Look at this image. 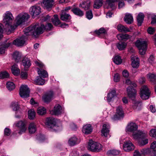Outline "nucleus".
<instances>
[{"instance_id": "1", "label": "nucleus", "mask_w": 156, "mask_h": 156, "mask_svg": "<svg viewBox=\"0 0 156 156\" xmlns=\"http://www.w3.org/2000/svg\"><path fill=\"white\" fill-rule=\"evenodd\" d=\"M53 28V25L51 23H48L45 26L43 24L36 23L24 29L23 31L26 35H33L35 36L43 33L44 29L50 30Z\"/></svg>"}, {"instance_id": "2", "label": "nucleus", "mask_w": 156, "mask_h": 156, "mask_svg": "<svg viewBox=\"0 0 156 156\" xmlns=\"http://www.w3.org/2000/svg\"><path fill=\"white\" fill-rule=\"evenodd\" d=\"M3 17V22L5 26L6 30L8 31V33L10 34L16 28L17 26L12 25L11 24L14 18L12 14L10 12H6L4 14Z\"/></svg>"}, {"instance_id": "3", "label": "nucleus", "mask_w": 156, "mask_h": 156, "mask_svg": "<svg viewBox=\"0 0 156 156\" xmlns=\"http://www.w3.org/2000/svg\"><path fill=\"white\" fill-rule=\"evenodd\" d=\"M147 136V133L146 132H143L140 130L137 133H134L133 135V138L135 140H139L138 144L140 146H144L148 143V140L146 138Z\"/></svg>"}, {"instance_id": "4", "label": "nucleus", "mask_w": 156, "mask_h": 156, "mask_svg": "<svg viewBox=\"0 0 156 156\" xmlns=\"http://www.w3.org/2000/svg\"><path fill=\"white\" fill-rule=\"evenodd\" d=\"M46 121V125L51 131H58L61 128V126L58 123L57 120L53 118H48Z\"/></svg>"}, {"instance_id": "5", "label": "nucleus", "mask_w": 156, "mask_h": 156, "mask_svg": "<svg viewBox=\"0 0 156 156\" xmlns=\"http://www.w3.org/2000/svg\"><path fill=\"white\" fill-rule=\"evenodd\" d=\"M126 83L127 85H131L127 88V94L130 98L134 99L135 97L136 91V90L133 88V87H136V84L132 82L129 79L126 80Z\"/></svg>"}, {"instance_id": "6", "label": "nucleus", "mask_w": 156, "mask_h": 156, "mask_svg": "<svg viewBox=\"0 0 156 156\" xmlns=\"http://www.w3.org/2000/svg\"><path fill=\"white\" fill-rule=\"evenodd\" d=\"M102 148V145L100 143L90 140L87 146L88 150L93 152H98L100 151Z\"/></svg>"}, {"instance_id": "7", "label": "nucleus", "mask_w": 156, "mask_h": 156, "mask_svg": "<svg viewBox=\"0 0 156 156\" xmlns=\"http://www.w3.org/2000/svg\"><path fill=\"white\" fill-rule=\"evenodd\" d=\"M135 44L139 50L140 54L144 55L147 49L146 41L141 39L139 40L136 41Z\"/></svg>"}, {"instance_id": "8", "label": "nucleus", "mask_w": 156, "mask_h": 156, "mask_svg": "<svg viewBox=\"0 0 156 156\" xmlns=\"http://www.w3.org/2000/svg\"><path fill=\"white\" fill-rule=\"evenodd\" d=\"M29 17V15L27 13H22L20 14L16 19V24L18 26L20 25L27 21Z\"/></svg>"}, {"instance_id": "9", "label": "nucleus", "mask_w": 156, "mask_h": 156, "mask_svg": "<svg viewBox=\"0 0 156 156\" xmlns=\"http://www.w3.org/2000/svg\"><path fill=\"white\" fill-rule=\"evenodd\" d=\"M150 92L148 88L145 86H142L140 90L141 98L144 100L148 99L150 96Z\"/></svg>"}, {"instance_id": "10", "label": "nucleus", "mask_w": 156, "mask_h": 156, "mask_svg": "<svg viewBox=\"0 0 156 156\" xmlns=\"http://www.w3.org/2000/svg\"><path fill=\"white\" fill-rule=\"evenodd\" d=\"M30 90L26 85H22L20 89V94L21 97L26 98L29 97Z\"/></svg>"}, {"instance_id": "11", "label": "nucleus", "mask_w": 156, "mask_h": 156, "mask_svg": "<svg viewBox=\"0 0 156 156\" xmlns=\"http://www.w3.org/2000/svg\"><path fill=\"white\" fill-rule=\"evenodd\" d=\"M64 112V109L59 105H56L54 109L50 111L51 114L55 115H58Z\"/></svg>"}, {"instance_id": "12", "label": "nucleus", "mask_w": 156, "mask_h": 156, "mask_svg": "<svg viewBox=\"0 0 156 156\" xmlns=\"http://www.w3.org/2000/svg\"><path fill=\"white\" fill-rule=\"evenodd\" d=\"M16 126L20 130L18 132V133L20 134H21L24 133L27 129L26 123L24 121H19L16 124Z\"/></svg>"}, {"instance_id": "13", "label": "nucleus", "mask_w": 156, "mask_h": 156, "mask_svg": "<svg viewBox=\"0 0 156 156\" xmlns=\"http://www.w3.org/2000/svg\"><path fill=\"white\" fill-rule=\"evenodd\" d=\"M30 12L33 17L34 18L36 16L40 13L41 9L39 6L34 5L30 8Z\"/></svg>"}, {"instance_id": "14", "label": "nucleus", "mask_w": 156, "mask_h": 156, "mask_svg": "<svg viewBox=\"0 0 156 156\" xmlns=\"http://www.w3.org/2000/svg\"><path fill=\"white\" fill-rule=\"evenodd\" d=\"M137 126L135 123L131 122L128 124L126 128V130L127 131L133 132V135L134 133H137L139 130L137 131L136 133H135V132L137 130Z\"/></svg>"}, {"instance_id": "15", "label": "nucleus", "mask_w": 156, "mask_h": 156, "mask_svg": "<svg viewBox=\"0 0 156 156\" xmlns=\"http://www.w3.org/2000/svg\"><path fill=\"white\" fill-rule=\"evenodd\" d=\"M107 33V30L103 27L100 28L98 30L95 31V34L97 36L103 38L106 37Z\"/></svg>"}, {"instance_id": "16", "label": "nucleus", "mask_w": 156, "mask_h": 156, "mask_svg": "<svg viewBox=\"0 0 156 156\" xmlns=\"http://www.w3.org/2000/svg\"><path fill=\"white\" fill-rule=\"evenodd\" d=\"M110 125L108 123L104 124L101 130V135L107 137L109 135Z\"/></svg>"}, {"instance_id": "17", "label": "nucleus", "mask_w": 156, "mask_h": 156, "mask_svg": "<svg viewBox=\"0 0 156 156\" xmlns=\"http://www.w3.org/2000/svg\"><path fill=\"white\" fill-rule=\"evenodd\" d=\"M116 113V114L113 117L114 120L118 119L120 117H122L123 116L124 112L122 106H119L117 107Z\"/></svg>"}, {"instance_id": "18", "label": "nucleus", "mask_w": 156, "mask_h": 156, "mask_svg": "<svg viewBox=\"0 0 156 156\" xmlns=\"http://www.w3.org/2000/svg\"><path fill=\"white\" fill-rule=\"evenodd\" d=\"M134 148V146L130 141H128L125 142L123 145V149L125 151L128 152L133 150Z\"/></svg>"}, {"instance_id": "19", "label": "nucleus", "mask_w": 156, "mask_h": 156, "mask_svg": "<svg viewBox=\"0 0 156 156\" xmlns=\"http://www.w3.org/2000/svg\"><path fill=\"white\" fill-rule=\"evenodd\" d=\"M25 42V37L24 36H23L22 37L14 40L13 42V43L17 46H22L24 44Z\"/></svg>"}, {"instance_id": "20", "label": "nucleus", "mask_w": 156, "mask_h": 156, "mask_svg": "<svg viewBox=\"0 0 156 156\" xmlns=\"http://www.w3.org/2000/svg\"><path fill=\"white\" fill-rule=\"evenodd\" d=\"M132 61L131 65L133 68H137L140 64V60L137 56H132L131 57Z\"/></svg>"}, {"instance_id": "21", "label": "nucleus", "mask_w": 156, "mask_h": 156, "mask_svg": "<svg viewBox=\"0 0 156 156\" xmlns=\"http://www.w3.org/2000/svg\"><path fill=\"white\" fill-rule=\"evenodd\" d=\"M53 93L52 91H49L46 93L42 97L44 101L46 102H50L53 98Z\"/></svg>"}, {"instance_id": "22", "label": "nucleus", "mask_w": 156, "mask_h": 156, "mask_svg": "<svg viewBox=\"0 0 156 156\" xmlns=\"http://www.w3.org/2000/svg\"><path fill=\"white\" fill-rule=\"evenodd\" d=\"M54 1V0H43L41 4L45 8H50L53 5Z\"/></svg>"}, {"instance_id": "23", "label": "nucleus", "mask_w": 156, "mask_h": 156, "mask_svg": "<svg viewBox=\"0 0 156 156\" xmlns=\"http://www.w3.org/2000/svg\"><path fill=\"white\" fill-rule=\"evenodd\" d=\"M93 129L90 124H87L83 127L82 131L85 134H88L91 133Z\"/></svg>"}, {"instance_id": "24", "label": "nucleus", "mask_w": 156, "mask_h": 156, "mask_svg": "<svg viewBox=\"0 0 156 156\" xmlns=\"http://www.w3.org/2000/svg\"><path fill=\"white\" fill-rule=\"evenodd\" d=\"M22 64L24 66L25 69H26L30 66L31 63L30 59L28 58L25 57L22 60Z\"/></svg>"}, {"instance_id": "25", "label": "nucleus", "mask_w": 156, "mask_h": 156, "mask_svg": "<svg viewBox=\"0 0 156 156\" xmlns=\"http://www.w3.org/2000/svg\"><path fill=\"white\" fill-rule=\"evenodd\" d=\"M117 29L120 32H124L125 33L130 32L131 30H132L131 27H130V29H129L128 27H126L121 24H119L118 25Z\"/></svg>"}, {"instance_id": "26", "label": "nucleus", "mask_w": 156, "mask_h": 156, "mask_svg": "<svg viewBox=\"0 0 156 156\" xmlns=\"http://www.w3.org/2000/svg\"><path fill=\"white\" fill-rule=\"evenodd\" d=\"M78 143V139L75 136L70 138L68 141V144L70 146H73Z\"/></svg>"}, {"instance_id": "27", "label": "nucleus", "mask_w": 156, "mask_h": 156, "mask_svg": "<svg viewBox=\"0 0 156 156\" xmlns=\"http://www.w3.org/2000/svg\"><path fill=\"white\" fill-rule=\"evenodd\" d=\"M124 20L126 23L130 24L133 21V17L131 14L127 13L126 14L124 18Z\"/></svg>"}, {"instance_id": "28", "label": "nucleus", "mask_w": 156, "mask_h": 156, "mask_svg": "<svg viewBox=\"0 0 156 156\" xmlns=\"http://www.w3.org/2000/svg\"><path fill=\"white\" fill-rule=\"evenodd\" d=\"M147 77L153 84H156V75L154 74L149 73L147 74Z\"/></svg>"}, {"instance_id": "29", "label": "nucleus", "mask_w": 156, "mask_h": 156, "mask_svg": "<svg viewBox=\"0 0 156 156\" xmlns=\"http://www.w3.org/2000/svg\"><path fill=\"white\" fill-rule=\"evenodd\" d=\"M71 11L74 14L80 16H82L84 15L83 11L78 8L74 7L72 9Z\"/></svg>"}, {"instance_id": "30", "label": "nucleus", "mask_w": 156, "mask_h": 156, "mask_svg": "<svg viewBox=\"0 0 156 156\" xmlns=\"http://www.w3.org/2000/svg\"><path fill=\"white\" fill-rule=\"evenodd\" d=\"M36 126L34 123H30L28 127V130L30 133L32 134L34 133L36 130Z\"/></svg>"}, {"instance_id": "31", "label": "nucleus", "mask_w": 156, "mask_h": 156, "mask_svg": "<svg viewBox=\"0 0 156 156\" xmlns=\"http://www.w3.org/2000/svg\"><path fill=\"white\" fill-rule=\"evenodd\" d=\"M116 93L115 90H112V91L110 92L109 93H108L107 96V100L108 102H110L112 99L115 96H116Z\"/></svg>"}, {"instance_id": "32", "label": "nucleus", "mask_w": 156, "mask_h": 156, "mask_svg": "<svg viewBox=\"0 0 156 156\" xmlns=\"http://www.w3.org/2000/svg\"><path fill=\"white\" fill-rule=\"evenodd\" d=\"M34 82L36 84L39 85H43L45 82L44 80L40 76L36 78Z\"/></svg>"}, {"instance_id": "33", "label": "nucleus", "mask_w": 156, "mask_h": 156, "mask_svg": "<svg viewBox=\"0 0 156 156\" xmlns=\"http://www.w3.org/2000/svg\"><path fill=\"white\" fill-rule=\"evenodd\" d=\"M144 18V15L143 13H140L138 15L137 18V20L138 22V25L139 26L141 25L143 21Z\"/></svg>"}, {"instance_id": "34", "label": "nucleus", "mask_w": 156, "mask_h": 156, "mask_svg": "<svg viewBox=\"0 0 156 156\" xmlns=\"http://www.w3.org/2000/svg\"><path fill=\"white\" fill-rule=\"evenodd\" d=\"M11 69L12 73L15 75H18L20 73V70L17 68L16 64H14L11 67Z\"/></svg>"}, {"instance_id": "35", "label": "nucleus", "mask_w": 156, "mask_h": 156, "mask_svg": "<svg viewBox=\"0 0 156 156\" xmlns=\"http://www.w3.org/2000/svg\"><path fill=\"white\" fill-rule=\"evenodd\" d=\"M21 55L19 52L16 51L13 55V57L16 62H18L20 60Z\"/></svg>"}, {"instance_id": "36", "label": "nucleus", "mask_w": 156, "mask_h": 156, "mask_svg": "<svg viewBox=\"0 0 156 156\" xmlns=\"http://www.w3.org/2000/svg\"><path fill=\"white\" fill-rule=\"evenodd\" d=\"M102 0H96L94 2V8L96 9H98L102 6Z\"/></svg>"}, {"instance_id": "37", "label": "nucleus", "mask_w": 156, "mask_h": 156, "mask_svg": "<svg viewBox=\"0 0 156 156\" xmlns=\"http://www.w3.org/2000/svg\"><path fill=\"white\" fill-rule=\"evenodd\" d=\"M51 20L53 24L55 26H57L61 23L60 20L58 17V16L57 15L54 16L53 17L51 18Z\"/></svg>"}, {"instance_id": "38", "label": "nucleus", "mask_w": 156, "mask_h": 156, "mask_svg": "<svg viewBox=\"0 0 156 156\" xmlns=\"http://www.w3.org/2000/svg\"><path fill=\"white\" fill-rule=\"evenodd\" d=\"M71 16L69 14L62 12L60 16V18L63 21H66L71 19Z\"/></svg>"}, {"instance_id": "39", "label": "nucleus", "mask_w": 156, "mask_h": 156, "mask_svg": "<svg viewBox=\"0 0 156 156\" xmlns=\"http://www.w3.org/2000/svg\"><path fill=\"white\" fill-rule=\"evenodd\" d=\"M90 3L89 1L83 2L79 5V6L84 9L85 10L89 9L90 6Z\"/></svg>"}, {"instance_id": "40", "label": "nucleus", "mask_w": 156, "mask_h": 156, "mask_svg": "<svg viewBox=\"0 0 156 156\" xmlns=\"http://www.w3.org/2000/svg\"><path fill=\"white\" fill-rule=\"evenodd\" d=\"M38 74L39 75L43 78H46L48 76L47 72L44 70L41 69H39L37 71Z\"/></svg>"}, {"instance_id": "41", "label": "nucleus", "mask_w": 156, "mask_h": 156, "mask_svg": "<svg viewBox=\"0 0 156 156\" xmlns=\"http://www.w3.org/2000/svg\"><path fill=\"white\" fill-rule=\"evenodd\" d=\"M126 44L124 42H119L116 45L117 48L120 50H122L125 48Z\"/></svg>"}, {"instance_id": "42", "label": "nucleus", "mask_w": 156, "mask_h": 156, "mask_svg": "<svg viewBox=\"0 0 156 156\" xmlns=\"http://www.w3.org/2000/svg\"><path fill=\"white\" fill-rule=\"evenodd\" d=\"M113 61L115 64L119 65L122 63V60L120 56L117 55L114 57Z\"/></svg>"}, {"instance_id": "43", "label": "nucleus", "mask_w": 156, "mask_h": 156, "mask_svg": "<svg viewBox=\"0 0 156 156\" xmlns=\"http://www.w3.org/2000/svg\"><path fill=\"white\" fill-rule=\"evenodd\" d=\"M6 87L9 90L11 91L14 89L15 85L12 82L9 81L7 83Z\"/></svg>"}, {"instance_id": "44", "label": "nucleus", "mask_w": 156, "mask_h": 156, "mask_svg": "<svg viewBox=\"0 0 156 156\" xmlns=\"http://www.w3.org/2000/svg\"><path fill=\"white\" fill-rule=\"evenodd\" d=\"M28 115L29 119H33L35 117V112L34 109L30 110L28 112Z\"/></svg>"}, {"instance_id": "45", "label": "nucleus", "mask_w": 156, "mask_h": 156, "mask_svg": "<svg viewBox=\"0 0 156 156\" xmlns=\"http://www.w3.org/2000/svg\"><path fill=\"white\" fill-rule=\"evenodd\" d=\"M9 75L6 71L0 72V79L7 78L9 77Z\"/></svg>"}, {"instance_id": "46", "label": "nucleus", "mask_w": 156, "mask_h": 156, "mask_svg": "<svg viewBox=\"0 0 156 156\" xmlns=\"http://www.w3.org/2000/svg\"><path fill=\"white\" fill-rule=\"evenodd\" d=\"M46 109L43 107H39L37 108V113L40 115H43L46 113Z\"/></svg>"}, {"instance_id": "47", "label": "nucleus", "mask_w": 156, "mask_h": 156, "mask_svg": "<svg viewBox=\"0 0 156 156\" xmlns=\"http://www.w3.org/2000/svg\"><path fill=\"white\" fill-rule=\"evenodd\" d=\"M133 108L134 109L139 110L140 109L141 103L139 101H134L133 102Z\"/></svg>"}, {"instance_id": "48", "label": "nucleus", "mask_w": 156, "mask_h": 156, "mask_svg": "<svg viewBox=\"0 0 156 156\" xmlns=\"http://www.w3.org/2000/svg\"><path fill=\"white\" fill-rule=\"evenodd\" d=\"M119 0H107V3L108 4L109 6L111 8H114L115 6L114 5V2L118 1Z\"/></svg>"}, {"instance_id": "49", "label": "nucleus", "mask_w": 156, "mask_h": 156, "mask_svg": "<svg viewBox=\"0 0 156 156\" xmlns=\"http://www.w3.org/2000/svg\"><path fill=\"white\" fill-rule=\"evenodd\" d=\"M11 107L14 111H17L19 109V107L16 102H12L11 105Z\"/></svg>"}, {"instance_id": "50", "label": "nucleus", "mask_w": 156, "mask_h": 156, "mask_svg": "<svg viewBox=\"0 0 156 156\" xmlns=\"http://www.w3.org/2000/svg\"><path fill=\"white\" fill-rule=\"evenodd\" d=\"M119 151L115 150H110L108 151L107 152V154L108 155L112 154L113 155H117L119 154Z\"/></svg>"}, {"instance_id": "51", "label": "nucleus", "mask_w": 156, "mask_h": 156, "mask_svg": "<svg viewBox=\"0 0 156 156\" xmlns=\"http://www.w3.org/2000/svg\"><path fill=\"white\" fill-rule=\"evenodd\" d=\"M86 16L89 20H90L93 18V15L91 10H89L86 12Z\"/></svg>"}, {"instance_id": "52", "label": "nucleus", "mask_w": 156, "mask_h": 156, "mask_svg": "<svg viewBox=\"0 0 156 156\" xmlns=\"http://www.w3.org/2000/svg\"><path fill=\"white\" fill-rule=\"evenodd\" d=\"M149 134L150 136L156 138V129H151Z\"/></svg>"}, {"instance_id": "53", "label": "nucleus", "mask_w": 156, "mask_h": 156, "mask_svg": "<svg viewBox=\"0 0 156 156\" xmlns=\"http://www.w3.org/2000/svg\"><path fill=\"white\" fill-rule=\"evenodd\" d=\"M150 150L148 148H143L141 150L140 152L141 153V154L144 155H145L147 154L150 151Z\"/></svg>"}, {"instance_id": "54", "label": "nucleus", "mask_w": 156, "mask_h": 156, "mask_svg": "<svg viewBox=\"0 0 156 156\" xmlns=\"http://www.w3.org/2000/svg\"><path fill=\"white\" fill-rule=\"evenodd\" d=\"M151 149L152 150L151 151H154L155 153H156V141L153 142L151 145Z\"/></svg>"}, {"instance_id": "55", "label": "nucleus", "mask_w": 156, "mask_h": 156, "mask_svg": "<svg viewBox=\"0 0 156 156\" xmlns=\"http://www.w3.org/2000/svg\"><path fill=\"white\" fill-rule=\"evenodd\" d=\"M155 29L152 27H149L147 29L148 33L150 34H153L155 32Z\"/></svg>"}, {"instance_id": "56", "label": "nucleus", "mask_w": 156, "mask_h": 156, "mask_svg": "<svg viewBox=\"0 0 156 156\" xmlns=\"http://www.w3.org/2000/svg\"><path fill=\"white\" fill-rule=\"evenodd\" d=\"M11 133V130L7 128H6L4 130V134L6 136L9 135Z\"/></svg>"}, {"instance_id": "57", "label": "nucleus", "mask_w": 156, "mask_h": 156, "mask_svg": "<svg viewBox=\"0 0 156 156\" xmlns=\"http://www.w3.org/2000/svg\"><path fill=\"white\" fill-rule=\"evenodd\" d=\"M70 156H79V154L75 150H73L70 153Z\"/></svg>"}, {"instance_id": "58", "label": "nucleus", "mask_w": 156, "mask_h": 156, "mask_svg": "<svg viewBox=\"0 0 156 156\" xmlns=\"http://www.w3.org/2000/svg\"><path fill=\"white\" fill-rule=\"evenodd\" d=\"M114 80L115 82H117L119 81V76L118 73L115 74L114 76Z\"/></svg>"}, {"instance_id": "59", "label": "nucleus", "mask_w": 156, "mask_h": 156, "mask_svg": "<svg viewBox=\"0 0 156 156\" xmlns=\"http://www.w3.org/2000/svg\"><path fill=\"white\" fill-rule=\"evenodd\" d=\"M27 74L26 72H21V77L23 79H26L27 78Z\"/></svg>"}, {"instance_id": "60", "label": "nucleus", "mask_w": 156, "mask_h": 156, "mask_svg": "<svg viewBox=\"0 0 156 156\" xmlns=\"http://www.w3.org/2000/svg\"><path fill=\"white\" fill-rule=\"evenodd\" d=\"M3 26L1 23H0V40L3 37V36L2 35L3 32Z\"/></svg>"}, {"instance_id": "61", "label": "nucleus", "mask_w": 156, "mask_h": 156, "mask_svg": "<svg viewBox=\"0 0 156 156\" xmlns=\"http://www.w3.org/2000/svg\"><path fill=\"white\" fill-rule=\"evenodd\" d=\"M145 78L144 77H141L140 78L139 81L140 84H143L145 82Z\"/></svg>"}, {"instance_id": "62", "label": "nucleus", "mask_w": 156, "mask_h": 156, "mask_svg": "<svg viewBox=\"0 0 156 156\" xmlns=\"http://www.w3.org/2000/svg\"><path fill=\"white\" fill-rule=\"evenodd\" d=\"M123 36L122 37L123 40L128 39L131 37V36L127 34H123Z\"/></svg>"}, {"instance_id": "63", "label": "nucleus", "mask_w": 156, "mask_h": 156, "mask_svg": "<svg viewBox=\"0 0 156 156\" xmlns=\"http://www.w3.org/2000/svg\"><path fill=\"white\" fill-rule=\"evenodd\" d=\"M141 154H140L138 150H136L135 151L134 154L133 156H141Z\"/></svg>"}, {"instance_id": "64", "label": "nucleus", "mask_w": 156, "mask_h": 156, "mask_svg": "<svg viewBox=\"0 0 156 156\" xmlns=\"http://www.w3.org/2000/svg\"><path fill=\"white\" fill-rule=\"evenodd\" d=\"M70 127L71 129L73 130H75L77 129L76 126L74 123L70 124Z\"/></svg>"}]
</instances>
